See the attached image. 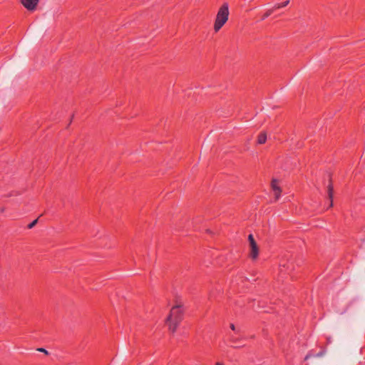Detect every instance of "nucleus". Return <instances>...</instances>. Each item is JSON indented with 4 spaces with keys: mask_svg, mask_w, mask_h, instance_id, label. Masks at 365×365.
I'll return each mask as SVG.
<instances>
[{
    "mask_svg": "<svg viewBox=\"0 0 365 365\" xmlns=\"http://www.w3.org/2000/svg\"><path fill=\"white\" fill-rule=\"evenodd\" d=\"M183 319V309L180 305L173 307L166 319L169 329L174 333Z\"/></svg>",
    "mask_w": 365,
    "mask_h": 365,
    "instance_id": "1",
    "label": "nucleus"
},
{
    "mask_svg": "<svg viewBox=\"0 0 365 365\" xmlns=\"http://www.w3.org/2000/svg\"><path fill=\"white\" fill-rule=\"evenodd\" d=\"M229 6L224 3L219 9L214 23V30L217 32L225 24L229 18Z\"/></svg>",
    "mask_w": 365,
    "mask_h": 365,
    "instance_id": "2",
    "label": "nucleus"
},
{
    "mask_svg": "<svg viewBox=\"0 0 365 365\" xmlns=\"http://www.w3.org/2000/svg\"><path fill=\"white\" fill-rule=\"evenodd\" d=\"M248 240L250 247V257L252 259H256L259 255V248L252 234L249 235Z\"/></svg>",
    "mask_w": 365,
    "mask_h": 365,
    "instance_id": "3",
    "label": "nucleus"
},
{
    "mask_svg": "<svg viewBox=\"0 0 365 365\" xmlns=\"http://www.w3.org/2000/svg\"><path fill=\"white\" fill-rule=\"evenodd\" d=\"M21 2L25 8L32 11L36 8L38 0H21Z\"/></svg>",
    "mask_w": 365,
    "mask_h": 365,
    "instance_id": "4",
    "label": "nucleus"
},
{
    "mask_svg": "<svg viewBox=\"0 0 365 365\" xmlns=\"http://www.w3.org/2000/svg\"><path fill=\"white\" fill-rule=\"evenodd\" d=\"M272 188L274 192V196H275V200H277L279 197H280V194H281V189L280 187H279L278 185V182L276 180H273L272 182Z\"/></svg>",
    "mask_w": 365,
    "mask_h": 365,
    "instance_id": "5",
    "label": "nucleus"
},
{
    "mask_svg": "<svg viewBox=\"0 0 365 365\" xmlns=\"http://www.w3.org/2000/svg\"><path fill=\"white\" fill-rule=\"evenodd\" d=\"M327 193H328V197H329V198L330 200L329 207H332V205H333L334 190H333V186H332L331 182H329V184L327 186Z\"/></svg>",
    "mask_w": 365,
    "mask_h": 365,
    "instance_id": "6",
    "label": "nucleus"
},
{
    "mask_svg": "<svg viewBox=\"0 0 365 365\" xmlns=\"http://www.w3.org/2000/svg\"><path fill=\"white\" fill-rule=\"evenodd\" d=\"M267 140V134L265 133H261L257 138V143L264 144Z\"/></svg>",
    "mask_w": 365,
    "mask_h": 365,
    "instance_id": "7",
    "label": "nucleus"
},
{
    "mask_svg": "<svg viewBox=\"0 0 365 365\" xmlns=\"http://www.w3.org/2000/svg\"><path fill=\"white\" fill-rule=\"evenodd\" d=\"M289 0H287L282 3H277L273 6V8L274 9V10H277V9L287 6L289 4Z\"/></svg>",
    "mask_w": 365,
    "mask_h": 365,
    "instance_id": "8",
    "label": "nucleus"
},
{
    "mask_svg": "<svg viewBox=\"0 0 365 365\" xmlns=\"http://www.w3.org/2000/svg\"><path fill=\"white\" fill-rule=\"evenodd\" d=\"M230 343L232 344V346L234 347H240L243 346L242 344L238 343L237 339L233 336H230Z\"/></svg>",
    "mask_w": 365,
    "mask_h": 365,
    "instance_id": "9",
    "label": "nucleus"
},
{
    "mask_svg": "<svg viewBox=\"0 0 365 365\" xmlns=\"http://www.w3.org/2000/svg\"><path fill=\"white\" fill-rule=\"evenodd\" d=\"M274 9L272 7V9H268L264 14L263 16H262V20L264 21V19H266L267 17H269L274 11Z\"/></svg>",
    "mask_w": 365,
    "mask_h": 365,
    "instance_id": "10",
    "label": "nucleus"
},
{
    "mask_svg": "<svg viewBox=\"0 0 365 365\" xmlns=\"http://www.w3.org/2000/svg\"><path fill=\"white\" fill-rule=\"evenodd\" d=\"M37 221H38V219L34 220V221H32L31 223H29L27 227L29 229L33 228L36 225V224L37 223Z\"/></svg>",
    "mask_w": 365,
    "mask_h": 365,
    "instance_id": "11",
    "label": "nucleus"
},
{
    "mask_svg": "<svg viewBox=\"0 0 365 365\" xmlns=\"http://www.w3.org/2000/svg\"><path fill=\"white\" fill-rule=\"evenodd\" d=\"M38 350L40 351L44 352L46 354H48L47 351L43 348L38 349Z\"/></svg>",
    "mask_w": 365,
    "mask_h": 365,
    "instance_id": "12",
    "label": "nucleus"
},
{
    "mask_svg": "<svg viewBox=\"0 0 365 365\" xmlns=\"http://www.w3.org/2000/svg\"><path fill=\"white\" fill-rule=\"evenodd\" d=\"M230 328H231L232 330L235 331V325L233 324H230Z\"/></svg>",
    "mask_w": 365,
    "mask_h": 365,
    "instance_id": "13",
    "label": "nucleus"
},
{
    "mask_svg": "<svg viewBox=\"0 0 365 365\" xmlns=\"http://www.w3.org/2000/svg\"><path fill=\"white\" fill-rule=\"evenodd\" d=\"M323 354H324V351H320L319 353H318L317 354V356H323Z\"/></svg>",
    "mask_w": 365,
    "mask_h": 365,
    "instance_id": "14",
    "label": "nucleus"
},
{
    "mask_svg": "<svg viewBox=\"0 0 365 365\" xmlns=\"http://www.w3.org/2000/svg\"><path fill=\"white\" fill-rule=\"evenodd\" d=\"M309 358V355H307L305 357V359H307Z\"/></svg>",
    "mask_w": 365,
    "mask_h": 365,
    "instance_id": "15",
    "label": "nucleus"
},
{
    "mask_svg": "<svg viewBox=\"0 0 365 365\" xmlns=\"http://www.w3.org/2000/svg\"><path fill=\"white\" fill-rule=\"evenodd\" d=\"M217 365H222V364H221L220 363H219V362H218V363H217Z\"/></svg>",
    "mask_w": 365,
    "mask_h": 365,
    "instance_id": "16",
    "label": "nucleus"
}]
</instances>
